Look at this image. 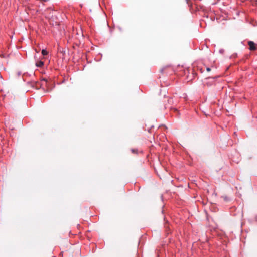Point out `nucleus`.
Segmentation results:
<instances>
[{
	"mask_svg": "<svg viewBox=\"0 0 257 257\" xmlns=\"http://www.w3.org/2000/svg\"><path fill=\"white\" fill-rule=\"evenodd\" d=\"M248 45L250 50L253 51L256 49V45L253 41H248Z\"/></svg>",
	"mask_w": 257,
	"mask_h": 257,
	"instance_id": "2",
	"label": "nucleus"
},
{
	"mask_svg": "<svg viewBox=\"0 0 257 257\" xmlns=\"http://www.w3.org/2000/svg\"><path fill=\"white\" fill-rule=\"evenodd\" d=\"M44 65V62L42 61H38L36 63V66L37 67H41Z\"/></svg>",
	"mask_w": 257,
	"mask_h": 257,
	"instance_id": "3",
	"label": "nucleus"
},
{
	"mask_svg": "<svg viewBox=\"0 0 257 257\" xmlns=\"http://www.w3.org/2000/svg\"><path fill=\"white\" fill-rule=\"evenodd\" d=\"M132 152L133 153H137V150H136V149H132Z\"/></svg>",
	"mask_w": 257,
	"mask_h": 257,
	"instance_id": "5",
	"label": "nucleus"
},
{
	"mask_svg": "<svg viewBox=\"0 0 257 257\" xmlns=\"http://www.w3.org/2000/svg\"><path fill=\"white\" fill-rule=\"evenodd\" d=\"M204 85H206L207 86H210L214 84L215 80L214 78L212 77H208L204 79L203 81Z\"/></svg>",
	"mask_w": 257,
	"mask_h": 257,
	"instance_id": "1",
	"label": "nucleus"
},
{
	"mask_svg": "<svg viewBox=\"0 0 257 257\" xmlns=\"http://www.w3.org/2000/svg\"><path fill=\"white\" fill-rule=\"evenodd\" d=\"M206 70H207L208 72H209V71H210L211 70V69H210V68L207 67V68H206Z\"/></svg>",
	"mask_w": 257,
	"mask_h": 257,
	"instance_id": "6",
	"label": "nucleus"
},
{
	"mask_svg": "<svg viewBox=\"0 0 257 257\" xmlns=\"http://www.w3.org/2000/svg\"><path fill=\"white\" fill-rule=\"evenodd\" d=\"M42 54L43 56H46V55H47L48 54V52H47V51L45 49H43L42 50Z\"/></svg>",
	"mask_w": 257,
	"mask_h": 257,
	"instance_id": "4",
	"label": "nucleus"
}]
</instances>
